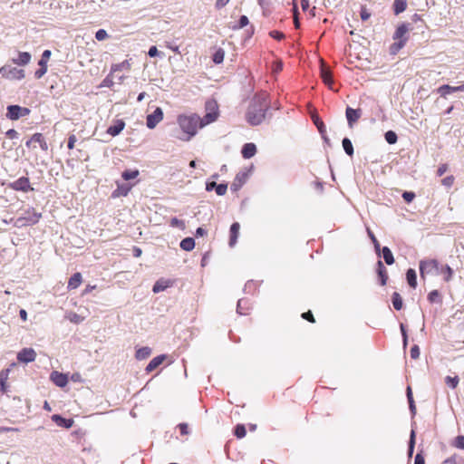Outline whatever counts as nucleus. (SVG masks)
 <instances>
[{"mask_svg": "<svg viewBox=\"0 0 464 464\" xmlns=\"http://www.w3.org/2000/svg\"><path fill=\"white\" fill-rule=\"evenodd\" d=\"M269 108L266 94L255 95L247 109L246 118L252 126H257L263 122Z\"/></svg>", "mask_w": 464, "mask_h": 464, "instance_id": "f257e3e1", "label": "nucleus"}, {"mask_svg": "<svg viewBox=\"0 0 464 464\" xmlns=\"http://www.w3.org/2000/svg\"><path fill=\"white\" fill-rule=\"evenodd\" d=\"M177 121L182 131V135L177 136V138L184 141L190 140L200 128V117L195 113L179 115Z\"/></svg>", "mask_w": 464, "mask_h": 464, "instance_id": "f03ea898", "label": "nucleus"}, {"mask_svg": "<svg viewBox=\"0 0 464 464\" xmlns=\"http://www.w3.org/2000/svg\"><path fill=\"white\" fill-rule=\"evenodd\" d=\"M206 114L200 118V128L205 127L218 120V107L215 101H208L206 102Z\"/></svg>", "mask_w": 464, "mask_h": 464, "instance_id": "7ed1b4c3", "label": "nucleus"}, {"mask_svg": "<svg viewBox=\"0 0 464 464\" xmlns=\"http://www.w3.org/2000/svg\"><path fill=\"white\" fill-rule=\"evenodd\" d=\"M41 213H38L34 208H30L19 217L15 221L16 227H25L36 224L41 218Z\"/></svg>", "mask_w": 464, "mask_h": 464, "instance_id": "20e7f679", "label": "nucleus"}, {"mask_svg": "<svg viewBox=\"0 0 464 464\" xmlns=\"http://www.w3.org/2000/svg\"><path fill=\"white\" fill-rule=\"evenodd\" d=\"M420 273L421 277H424L426 275L440 274L438 261L435 259L421 260L420 262Z\"/></svg>", "mask_w": 464, "mask_h": 464, "instance_id": "39448f33", "label": "nucleus"}, {"mask_svg": "<svg viewBox=\"0 0 464 464\" xmlns=\"http://www.w3.org/2000/svg\"><path fill=\"white\" fill-rule=\"evenodd\" d=\"M0 73L3 77L9 80H22L24 78V71L12 65L6 64L0 68Z\"/></svg>", "mask_w": 464, "mask_h": 464, "instance_id": "423d86ee", "label": "nucleus"}, {"mask_svg": "<svg viewBox=\"0 0 464 464\" xmlns=\"http://www.w3.org/2000/svg\"><path fill=\"white\" fill-rule=\"evenodd\" d=\"M409 31H410V24H401L396 29V31L393 34V39L399 41L397 44L398 49H401L405 45V44L407 42L406 34Z\"/></svg>", "mask_w": 464, "mask_h": 464, "instance_id": "0eeeda50", "label": "nucleus"}, {"mask_svg": "<svg viewBox=\"0 0 464 464\" xmlns=\"http://www.w3.org/2000/svg\"><path fill=\"white\" fill-rule=\"evenodd\" d=\"M163 120V111L161 108L157 107L155 111L147 115L146 125L149 129H154Z\"/></svg>", "mask_w": 464, "mask_h": 464, "instance_id": "6e6552de", "label": "nucleus"}, {"mask_svg": "<svg viewBox=\"0 0 464 464\" xmlns=\"http://www.w3.org/2000/svg\"><path fill=\"white\" fill-rule=\"evenodd\" d=\"M9 187L16 191L27 192L29 190H34V188L30 186L29 179L26 177H21L18 179L9 184Z\"/></svg>", "mask_w": 464, "mask_h": 464, "instance_id": "1a4fd4ad", "label": "nucleus"}, {"mask_svg": "<svg viewBox=\"0 0 464 464\" xmlns=\"http://www.w3.org/2000/svg\"><path fill=\"white\" fill-rule=\"evenodd\" d=\"M52 53L50 50L44 51L42 57L38 63L40 68L34 72L36 79H41L47 72V61L49 60Z\"/></svg>", "mask_w": 464, "mask_h": 464, "instance_id": "9d476101", "label": "nucleus"}, {"mask_svg": "<svg viewBox=\"0 0 464 464\" xmlns=\"http://www.w3.org/2000/svg\"><path fill=\"white\" fill-rule=\"evenodd\" d=\"M36 358V353L33 348H24L17 353V360L20 362H32Z\"/></svg>", "mask_w": 464, "mask_h": 464, "instance_id": "9b49d317", "label": "nucleus"}, {"mask_svg": "<svg viewBox=\"0 0 464 464\" xmlns=\"http://www.w3.org/2000/svg\"><path fill=\"white\" fill-rule=\"evenodd\" d=\"M345 115L348 124L352 128L353 126V123L356 122L362 116V111L360 109H353L351 107H347L345 111Z\"/></svg>", "mask_w": 464, "mask_h": 464, "instance_id": "f8f14e48", "label": "nucleus"}, {"mask_svg": "<svg viewBox=\"0 0 464 464\" xmlns=\"http://www.w3.org/2000/svg\"><path fill=\"white\" fill-rule=\"evenodd\" d=\"M51 380L53 382V383L55 385H57L58 387H61V388L66 386L68 383L67 375H65L62 372H59L57 371H53L51 373Z\"/></svg>", "mask_w": 464, "mask_h": 464, "instance_id": "ddd939ff", "label": "nucleus"}, {"mask_svg": "<svg viewBox=\"0 0 464 464\" xmlns=\"http://www.w3.org/2000/svg\"><path fill=\"white\" fill-rule=\"evenodd\" d=\"M172 285V281L169 279L160 278L153 285L152 291L155 294L162 292Z\"/></svg>", "mask_w": 464, "mask_h": 464, "instance_id": "4468645a", "label": "nucleus"}, {"mask_svg": "<svg viewBox=\"0 0 464 464\" xmlns=\"http://www.w3.org/2000/svg\"><path fill=\"white\" fill-rule=\"evenodd\" d=\"M239 229H240V225L239 223L237 222H235L231 225L230 227V237H229V246L233 247L236 244H237V237H238V235H239Z\"/></svg>", "mask_w": 464, "mask_h": 464, "instance_id": "2eb2a0df", "label": "nucleus"}, {"mask_svg": "<svg viewBox=\"0 0 464 464\" xmlns=\"http://www.w3.org/2000/svg\"><path fill=\"white\" fill-rule=\"evenodd\" d=\"M125 127V122L122 120H117L115 123L110 126L107 130V133L111 136L119 135Z\"/></svg>", "mask_w": 464, "mask_h": 464, "instance_id": "dca6fc26", "label": "nucleus"}, {"mask_svg": "<svg viewBox=\"0 0 464 464\" xmlns=\"http://www.w3.org/2000/svg\"><path fill=\"white\" fill-rule=\"evenodd\" d=\"M52 420L60 427H63L66 429L71 428L73 425V420L72 419H65L61 415L54 414L52 416Z\"/></svg>", "mask_w": 464, "mask_h": 464, "instance_id": "f3484780", "label": "nucleus"}, {"mask_svg": "<svg viewBox=\"0 0 464 464\" xmlns=\"http://www.w3.org/2000/svg\"><path fill=\"white\" fill-rule=\"evenodd\" d=\"M10 369H5L0 372V391L2 393L8 392L7 380L9 378Z\"/></svg>", "mask_w": 464, "mask_h": 464, "instance_id": "a211bd4d", "label": "nucleus"}, {"mask_svg": "<svg viewBox=\"0 0 464 464\" xmlns=\"http://www.w3.org/2000/svg\"><path fill=\"white\" fill-rule=\"evenodd\" d=\"M242 156L245 159H251L256 153V146L254 143H246L241 150Z\"/></svg>", "mask_w": 464, "mask_h": 464, "instance_id": "6ab92c4d", "label": "nucleus"}, {"mask_svg": "<svg viewBox=\"0 0 464 464\" xmlns=\"http://www.w3.org/2000/svg\"><path fill=\"white\" fill-rule=\"evenodd\" d=\"M464 92V84L459 85V86H450V85H442L439 89V92L441 94V96H446L447 94H450L451 92Z\"/></svg>", "mask_w": 464, "mask_h": 464, "instance_id": "aec40b11", "label": "nucleus"}, {"mask_svg": "<svg viewBox=\"0 0 464 464\" xmlns=\"http://www.w3.org/2000/svg\"><path fill=\"white\" fill-rule=\"evenodd\" d=\"M321 77H322L324 82L326 85H328L329 87H331V85L333 83L332 72H331L330 69L327 68L323 62H322V65H321Z\"/></svg>", "mask_w": 464, "mask_h": 464, "instance_id": "412c9836", "label": "nucleus"}, {"mask_svg": "<svg viewBox=\"0 0 464 464\" xmlns=\"http://www.w3.org/2000/svg\"><path fill=\"white\" fill-rule=\"evenodd\" d=\"M31 61V54L27 52H21L18 54V57L15 59H13L14 63L24 66L30 63Z\"/></svg>", "mask_w": 464, "mask_h": 464, "instance_id": "4be33fe9", "label": "nucleus"}, {"mask_svg": "<svg viewBox=\"0 0 464 464\" xmlns=\"http://www.w3.org/2000/svg\"><path fill=\"white\" fill-rule=\"evenodd\" d=\"M165 358H166L165 355H159V356L154 357L147 365L146 371L148 372L154 371L157 367H159L164 362Z\"/></svg>", "mask_w": 464, "mask_h": 464, "instance_id": "5701e85b", "label": "nucleus"}, {"mask_svg": "<svg viewBox=\"0 0 464 464\" xmlns=\"http://www.w3.org/2000/svg\"><path fill=\"white\" fill-rule=\"evenodd\" d=\"M6 117L12 121L18 120L20 118L19 105H9L7 107Z\"/></svg>", "mask_w": 464, "mask_h": 464, "instance_id": "b1692460", "label": "nucleus"}, {"mask_svg": "<svg viewBox=\"0 0 464 464\" xmlns=\"http://www.w3.org/2000/svg\"><path fill=\"white\" fill-rule=\"evenodd\" d=\"M32 140H34V143H38L41 149L44 151L48 150V144L46 140H44L42 133H34L32 136Z\"/></svg>", "mask_w": 464, "mask_h": 464, "instance_id": "393cba45", "label": "nucleus"}, {"mask_svg": "<svg viewBox=\"0 0 464 464\" xmlns=\"http://www.w3.org/2000/svg\"><path fill=\"white\" fill-rule=\"evenodd\" d=\"M82 283V275L80 273L73 274L68 282L69 289H76Z\"/></svg>", "mask_w": 464, "mask_h": 464, "instance_id": "a878e982", "label": "nucleus"}, {"mask_svg": "<svg viewBox=\"0 0 464 464\" xmlns=\"http://www.w3.org/2000/svg\"><path fill=\"white\" fill-rule=\"evenodd\" d=\"M378 276L381 281V285H384L388 279L387 270L382 261H378Z\"/></svg>", "mask_w": 464, "mask_h": 464, "instance_id": "bb28decb", "label": "nucleus"}, {"mask_svg": "<svg viewBox=\"0 0 464 464\" xmlns=\"http://www.w3.org/2000/svg\"><path fill=\"white\" fill-rule=\"evenodd\" d=\"M406 278L411 287L415 288L417 285V275L414 269H408L406 273Z\"/></svg>", "mask_w": 464, "mask_h": 464, "instance_id": "cd10ccee", "label": "nucleus"}, {"mask_svg": "<svg viewBox=\"0 0 464 464\" xmlns=\"http://www.w3.org/2000/svg\"><path fill=\"white\" fill-rule=\"evenodd\" d=\"M382 253L383 259L387 265L390 266L394 263L393 255L388 246H383L382 248Z\"/></svg>", "mask_w": 464, "mask_h": 464, "instance_id": "c85d7f7f", "label": "nucleus"}, {"mask_svg": "<svg viewBox=\"0 0 464 464\" xmlns=\"http://www.w3.org/2000/svg\"><path fill=\"white\" fill-rule=\"evenodd\" d=\"M180 247L185 251H191L195 247V240L192 237H186L181 240Z\"/></svg>", "mask_w": 464, "mask_h": 464, "instance_id": "c756f323", "label": "nucleus"}, {"mask_svg": "<svg viewBox=\"0 0 464 464\" xmlns=\"http://www.w3.org/2000/svg\"><path fill=\"white\" fill-rule=\"evenodd\" d=\"M406 0H395L393 3V11L395 14H399L406 10Z\"/></svg>", "mask_w": 464, "mask_h": 464, "instance_id": "7c9ffc66", "label": "nucleus"}, {"mask_svg": "<svg viewBox=\"0 0 464 464\" xmlns=\"http://www.w3.org/2000/svg\"><path fill=\"white\" fill-rule=\"evenodd\" d=\"M392 305L396 310H401L402 308V298L399 293L394 292L392 296Z\"/></svg>", "mask_w": 464, "mask_h": 464, "instance_id": "2f4dec72", "label": "nucleus"}, {"mask_svg": "<svg viewBox=\"0 0 464 464\" xmlns=\"http://www.w3.org/2000/svg\"><path fill=\"white\" fill-rule=\"evenodd\" d=\"M342 144H343V148L345 153L349 156H353V146L351 140L348 138H343Z\"/></svg>", "mask_w": 464, "mask_h": 464, "instance_id": "473e14b6", "label": "nucleus"}, {"mask_svg": "<svg viewBox=\"0 0 464 464\" xmlns=\"http://www.w3.org/2000/svg\"><path fill=\"white\" fill-rule=\"evenodd\" d=\"M151 350L149 347H142L136 352L138 360H144L150 355Z\"/></svg>", "mask_w": 464, "mask_h": 464, "instance_id": "72a5a7b5", "label": "nucleus"}, {"mask_svg": "<svg viewBox=\"0 0 464 464\" xmlns=\"http://www.w3.org/2000/svg\"><path fill=\"white\" fill-rule=\"evenodd\" d=\"M140 172L138 169H128L122 172L121 177L125 180L134 179L139 176Z\"/></svg>", "mask_w": 464, "mask_h": 464, "instance_id": "f704fd0d", "label": "nucleus"}, {"mask_svg": "<svg viewBox=\"0 0 464 464\" xmlns=\"http://www.w3.org/2000/svg\"><path fill=\"white\" fill-rule=\"evenodd\" d=\"M225 52L223 49H218L213 54V62L216 64H219L224 61Z\"/></svg>", "mask_w": 464, "mask_h": 464, "instance_id": "c9c22d12", "label": "nucleus"}, {"mask_svg": "<svg viewBox=\"0 0 464 464\" xmlns=\"http://www.w3.org/2000/svg\"><path fill=\"white\" fill-rule=\"evenodd\" d=\"M451 446L456 449L464 450V436L463 435L457 436L451 442Z\"/></svg>", "mask_w": 464, "mask_h": 464, "instance_id": "e433bc0d", "label": "nucleus"}, {"mask_svg": "<svg viewBox=\"0 0 464 464\" xmlns=\"http://www.w3.org/2000/svg\"><path fill=\"white\" fill-rule=\"evenodd\" d=\"M415 446V431L411 430L410 440H409V448H408V457L411 458L414 450Z\"/></svg>", "mask_w": 464, "mask_h": 464, "instance_id": "4c0bfd02", "label": "nucleus"}, {"mask_svg": "<svg viewBox=\"0 0 464 464\" xmlns=\"http://www.w3.org/2000/svg\"><path fill=\"white\" fill-rule=\"evenodd\" d=\"M459 382V379L458 376H454V377L447 376L445 378V383L451 389H455L458 386Z\"/></svg>", "mask_w": 464, "mask_h": 464, "instance_id": "58836bf2", "label": "nucleus"}, {"mask_svg": "<svg viewBox=\"0 0 464 464\" xmlns=\"http://www.w3.org/2000/svg\"><path fill=\"white\" fill-rule=\"evenodd\" d=\"M312 119H313L314 125L317 127L319 132L321 134H324L325 131V126H324V122L320 120V118L317 115H313Z\"/></svg>", "mask_w": 464, "mask_h": 464, "instance_id": "ea45409f", "label": "nucleus"}, {"mask_svg": "<svg viewBox=\"0 0 464 464\" xmlns=\"http://www.w3.org/2000/svg\"><path fill=\"white\" fill-rule=\"evenodd\" d=\"M129 67H130L129 63L127 61H124L121 63L112 65L111 72V74H114L115 72H117L119 71H122L123 69H129Z\"/></svg>", "mask_w": 464, "mask_h": 464, "instance_id": "a19ab883", "label": "nucleus"}, {"mask_svg": "<svg viewBox=\"0 0 464 464\" xmlns=\"http://www.w3.org/2000/svg\"><path fill=\"white\" fill-rule=\"evenodd\" d=\"M440 274H444L445 275V281H450L452 275H453V270L450 266H449L448 265H446L445 266L441 267L440 269Z\"/></svg>", "mask_w": 464, "mask_h": 464, "instance_id": "79ce46f5", "label": "nucleus"}, {"mask_svg": "<svg viewBox=\"0 0 464 464\" xmlns=\"http://www.w3.org/2000/svg\"><path fill=\"white\" fill-rule=\"evenodd\" d=\"M385 140L389 144H394L397 142L398 137L397 134L392 130H388L384 134Z\"/></svg>", "mask_w": 464, "mask_h": 464, "instance_id": "37998d69", "label": "nucleus"}, {"mask_svg": "<svg viewBox=\"0 0 464 464\" xmlns=\"http://www.w3.org/2000/svg\"><path fill=\"white\" fill-rule=\"evenodd\" d=\"M246 428L243 424H237L235 428V435L238 438V439H242L246 436Z\"/></svg>", "mask_w": 464, "mask_h": 464, "instance_id": "c03bdc74", "label": "nucleus"}, {"mask_svg": "<svg viewBox=\"0 0 464 464\" xmlns=\"http://www.w3.org/2000/svg\"><path fill=\"white\" fill-rule=\"evenodd\" d=\"M367 233H368V236L371 238L372 242L374 245V248H375L376 252L379 253L380 250H381L380 249L381 246H380L379 241L377 240V238L375 237L374 234L371 231L370 228H367Z\"/></svg>", "mask_w": 464, "mask_h": 464, "instance_id": "a18cd8bd", "label": "nucleus"}, {"mask_svg": "<svg viewBox=\"0 0 464 464\" xmlns=\"http://www.w3.org/2000/svg\"><path fill=\"white\" fill-rule=\"evenodd\" d=\"M108 34L104 29H99L95 34V38L98 41H103L108 38Z\"/></svg>", "mask_w": 464, "mask_h": 464, "instance_id": "49530a36", "label": "nucleus"}, {"mask_svg": "<svg viewBox=\"0 0 464 464\" xmlns=\"http://www.w3.org/2000/svg\"><path fill=\"white\" fill-rule=\"evenodd\" d=\"M227 189V184H218V186H217L215 190H216V193L218 196H223V195L226 194Z\"/></svg>", "mask_w": 464, "mask_h": 464, "instance_id": "de8ad7c7", "label": "nucleus"}, {"mask_svg": "<svg viewBox=\"0 0 464 464\" xmlns=\"http://www.w3.org/2000/svg\"><path fill=\"white\" fill-rule=\"evenodd\" d=\"M411 357L412 359H418L420 357V348L417 344H414L410 351Z\"/></svg>", "mask_w": 464, "mask_h": 464, "instance_id": "09e8293b", "label": "nucleus"}, {"mask_svg": "<svg viewBox=\"0 0 464 464\" xmlns=\"http://www.w3.org/2000/svg\"><path fill=\"white\" fill-rule=\"evenodd\" d=\"M441 183L443 186H445L447 188H450L454 183V177L448 176L441 180Z\"/></svg>", "mask_w": 464, "mask_h": 464, "instance_id": "8fccbe9b", "label": "nucleus"}, {"mask_svg": "<svg viewBox=\"0 0 464 464\" xmlns=\"http://www.w3.org/2000/svg\"><path fill=\"white\" fill-rule=\"evenodd\" d=\"M402 198H403V199H404L406 202L410 203V202H411V201L413 200V198H415V194H414L413 192H411V191H405V192H403V194H402Z\"/></svg>", "mask_w": 464, "mask_h": 464, "instance_id": "3c124183", "label": "nucleus"}, {"mask_svg": "<svg viewBox=\"0 0 464 464\" xmlns=\"http://www.w3.org/2000/svg\"><path fill=\"white\" fill-rule=\"evenodd\" d=\"M439 297H440V294L437 290L431 291L428 295V299L431 303L437 302Z\"/></svg>", "mask_w": 464, "mask_h": 464, "instance_id": "603ef678", "label": "nucleus"}, {"mask_svg": "<svg viewBox=\"0 0 464 464\" xmlns=\"http://www.w3.org/2000/svg\"><path fill=\"white\" fill-rule=\"evenodd\" d=\"M360 15L362 21H367L371 17V13L365 7H362Z\"/></svg>", "mask_w": 464, "mask_h": 464, "instance_id": "864d4df0", "label": "nucleus"}, {"mask_svg": "<svg viewBox=\"0 0 464 464\" xmlns=\"http://www.w3.org/2000/svg\"><path fill=\"white\" fill-rule=\"evenodd\" d=\"M441 464H457V454H453L441 462Z\"/></svg>", "mask_w": 464, "mask_h": 464, "instance_id": "5fc2aeb1", "label": "nucleus"}, {"mask_svg": "<svg viewBox=\"0 0 464 464\" xmlns=\"http://www.w3.org/2000/svg\"><path fill=\"white\" fill-rule=\"evenodd\" d=\"M248 23H249V20H248L247 16L241 15L239 18V21H238V27L243 28V27L246 26L248 24Z\"/></svg>", "mask_w": 464, "mask_h": 464, "instance_id": "6e6d98bb", "label": "nucleus"}, {"mask_svg": "<svg viewBox=\"0 0 464 464\" xmlns=\"http://www.w3.org/2000/svg\"><path fill=\"white\" fill-rule=\"evenodd\" d=\"M269 35L276 40H282L285 38V34L278 31H271Z\"/></svg>", "mask_w": 464, "mask_h": 464, "instance_id": "4d7b16f0", "label": "nucleus"}, {"mask_svg": "<svg viewBox=\"0 0 464 464\" xmlns=\"http://www.w3.org/2000/svg\"><path fill=\"white\" fill-rule=\"evenodd\" d=\"M77 141V138L74 134H72L68 138V149L72 150L74 148V144Z\"/></svg>", "mask_w": 464, "mask_h": 464, "instance_id": "13d9d810", "label": "nucleus"}, {"mask_svg": "<svg viewBox=\"0 0 464 464\" xmlns=\"http://www.w3.org/2000/svg\"><path fill=\"white\" fill-rule=\"evenodd\" d=\"M148 54L150 57H155L157 55H161L162 53H160L157 47L153 45L149 49Z\"/></svg>", "mask_w": 464, "mask_h": 464, "instance_id": "bf43d9fd", "label": "nucleus"}, {"mask_svg": "<svg viewBox=\"0 0 464 464\" xmlns=\"http://www.w3.org/2000/svg\"><path fill=\"white\" fill-rule=\"evenodd\" d=\"M170 225L172 227H184V222L182 220L178 219L177 218H173L170 221Z\"/></svg>", "mask_w": 464, "mask_h": 464, "instance_id": "052dcab7", "label": "nucleus"}, {"mask_svg": "<svg viewBox=\"0 0 464 464\" xmlns=\"http://www.w3.org/2000/svg\"><path fill=\"white\" fill-rule=\"evenodd\" d=\"M229 1L230 0H217L215 3L216 9L219 10V9L223 8L229 3Z\"/></svg>", "mask_w": 464, "mask_h": 464, "instance_id": "680f3d73", "label": "nucleus"}, {"mask_svg": "<svg viewBox=\"0 0 464 464\" xmlns=\"http://www.w3.org/2000/svg\"><path fill=\"white\" fill-rule=\"evenodd\" d=\"M179 429L180 430V433L182 435H187L188 434V424L187 423H180L179 424Z\"/></svg>", "mask_w": 464, "mask_h": 464, "instance_id": "e2e57ef3", "label": "nucleus"}, {"mask_svg": "<svg viewBox=\"0 0 464 464\" xmlns=\"http://www.w3.org/2000/svg\"><path fill=\"white\" fill-rule=\"evenodd\" d=\"M5 134L9 139H16L18 137V132L14 129L8 130Z\"/></svg>", "mask_w": 464, "mask_h": 464, "instance_id": "0e129e2a", "label": "nucleus"}, {"mask_svg": "<svg viewBox=\"0 0 464 464\" xmlns=\"http://www.w3.org/2000/svg\"><path fill=\"white\" fill-rule=\"evenodd\" d=\"M302 317L304 319H305V320H308V321H310L312 323H314V315H313V314L310 311L303 313L302 314Z\"/></svg>", "mask_w": 464, "mask_h": 464, "instance_id": "69168bd1", "label": "nucleus"}, {"mask_svg": "<svg viewBox=\"0 0 464 464\" xmlns=\"http://www.w3.org/2000/svg\"><path fill=\"white\" fill-rule=\"evenodd\" d=\"M447 169H448V165L447 164H441L439 167L438 170H437V175L439 177L442 176L447 171Z\"/></svg>", "mask_w": 464, "mask_h": 464, "instance_id": "338daca9", "label": "nucleus"}, {"mask_svg": "<svg viewBox=\"0 0 464 464\" xmlns=\"http://www.w3.org/2000/svg\"><path fill=\"white\" fill-rule=\"evenodd\" d=\"M414 464H425L424 457L420 453L415 456Z\"/></svg>", "mask_w": 464, "mask_h": 464, "instance_id": "774afa93", "label": "nucleus"}]
</instances>
